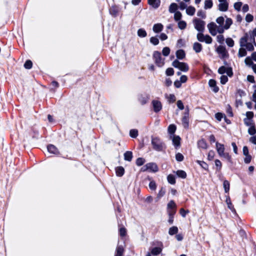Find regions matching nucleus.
Returning a JSON list of instances; mask_svg holds the SVG:
<instances>
[{
	"label": "nucleus",
	"mask_w": 256,
	"mask_h": 256,
	"mask_svg": "<svg viewBox=\"0 0 256 256\" xmlns=\"http://www.w3.org/2000/svg\"><path fill=\"white\" fill-rule=\"evenodd\" d=\"M151 143L152 148L156 151L162 152L166 148L164 143L158 137L152 136Z\"/></svg>",
	"instance_id": "f257e3e1"
},
{
	"label": "nucleus",
	"mask_w": 256,
	"mask_h": 256,
	"mask_svg": "<svg viewBox=\"0 0 256 256\" xmlns=\"http://www.w3.org/2000/svg\"><path fill=\"white\" fill-rule=\"evenodd\" d=\"M152 59L156 66L161 68L164 64V58L162 57L161 53L157 50L154 51L152 54Z\"/></svg>",
	"instance_id": "f03ea898"
},
{
	"label": "nucleus",
	"mask_w": 256,
	"mask_h": 256,
	"mask_svg": "<svg viewBox=\"0 0 256 256\" xmlns=\"http://www.w3.org/2000/svg\"><path fill=\"white\" fill-rule=\"evenodd\" d=\"M226 18L225 24L224 26H218L216 32L220 34H222L224 32V30H228L230 28L231 25L232 24V20L230 18H227L226 16H225Z\"/></svg>",
	"instance_id": "7ed1b4c3"
},
{
	"label": "nucleus",
	"mask_w": 256,
	"mask_h": 256,
	"mask_svg": "<svg viewBox=\"0 0 256 256\" xmlns=\"http://www.w3.org/2000/svg\"><path fill=\"white\" fill-rule=\"evenodd\" d=\"M193 22L194 28L200 32H203L204 30L205 22L199 18H196L194 20Z\"/></svg>",
	"instance_id": "20e7f679"
},
{
	"label": "nucleus",
	"mask_w": 256,
	"mask_h": 256,
	"mask_svg": "<svg viewBox=\"0 0 256 256\" xmlns=\"http://www.w3.org/2000/svg\"><path fill=\"white\" fill-rule=\"evenodd\" d=\"M216 52L218 54H220V58L221 59H225L228 58L229 54L226 46H219L216 48Z\"/></svg>",
	"instance_id": "39448f33"
},
{
	"label": "nucleus",
	"mask_w": 256,
	"mask_h": 256,
	"mask_svg": "<svg viewBox=\"0 0 256 256\" xmlns=\"http://www.w3.org/2000/svg\"><path fill=\"white\" fill-rule=\"evenodd\" d=\"M182 122L184 128H188L189 126V110L188 108L185 110Z\"/></svg>",
	"instance_id": "423d86ee"
},
{
	"label": "nucleus",
	"mask_w": 256,
	"mask_h": 256,
	"mask_svg": "<svg viewBox=\"0 0 256 256\" xmlns=\"http://www.w3.org/2000/svg\"><path fill=\"white\" fill-rule=\"evenodd\" d=\"M218 10L220 12H226L228 8V3L226 0H218Z\"/></svg>",
	"instance_id": "0eeeda50"
},
{
	"label": "nucleus",
	"mask_w": 256,
	"mask_h": 256,
	"mask_svg": "<svg viewBox=\"0 0 256 256\" xmlns=\"http://www.w3.org/2000/svg\"><path fill=\"white\" fill-rule=\"evenodd\" d=\"M218 26L214 22H211L208 24V28L210 33L213 36L216 34Z\"/></svg>",
	"instance_id": "6e6552de"
},
{
	"label": "nucleus",
	"mask_w": 256,
	"mask_h": 256,
	"mask_svg": "<svg viewBox=\"0 0 256 256\" xmlns=\"http://www.w3.org/2000/svg\"><path fill=\"white\" fill-rule=\"evenodd\" d=\"M152 104L153 106L154 111L155 112H159L162 108V104L160 102L156 100H153L152 101Z\"/></svg>",
	"instance_id": "1a4fd4ad"
},
{
	"label": "nucleus",
	"mask_w": 256,
	"mask_h": 256,
	"mask_svg": "<svg viewBox=\"0 0 256 256\" xmlns=\"http://www.w3.org/2000/svg\"><path fill=\"white\" fill-rule=\"evenodd\" d=\"M170 138L172 139V144L176 148L180 146L181 138L180 136L176 135L170 136Z\"/></svg>",
	"instance_id": "9d476101"
},
{
	"label": "nucleus",
	"mask_w": 256,
	"mask_h": 256,
	"mask_svg": "<svg viewBox=\"0 0 256 256\" xmlns=\"http://www.w3.org/2000/svg\"><path fill=\"white\" fill-rule=\"evenodd\" d=\"M216 147L218 155L220 156H222V155L225 153L224 152L225 150L224 145L223 144L216 142Z\"/></svg>",
	"instance_id": "9b49d317"
},
{
	"label": "nucleus",
	"mask_w": 256,
	"mask_h": 256,
	"mask_svg": "<svg viewBox=\"0 0 256 256\" xmlns=\"http://www.w3.org/2000/svg\"><path fill=\"white\" fill-rule=\"evenodd\" d=\"M208 85L210 88H212V91L216 93L218 92L220 89L219 88L216 86V82L215 80H210L208 82Z\"/></svg>",
	"instance_id": "f8f14e48"
},
{
	"label": "nucleus",
	"mask_w": 256,
	"mask_h": 256,
	"mask_svg": "<svg viewBox=\"0 0 256 256\" xmlns=\"http://www.w3.org/2000/svg\"><path fill=\"white\" fill-rule=\"evenodd\" d=\"M149 99V96L146 94H140L138 96V100L141 104H146Z\"/></svg>",
	"instance_id": "ddd939ff"
},
{
	"label": "nucleus",
	"mask_w": 256,
	"mask_h": 256,
	"mask_svg": "<svg viewBox=\"0 0 256 256\" xmlns=\"http://www.w3.org/2000/svg\"><path fill=\"white\" fill-rule=\"evenodd\" d=\"M148 170L151 172H156L158 170L157 164L154 162H149L147 164Z\"/></svg>",
	"instance_id": "4468645a"
},
{
	"label": "nucleus",
	"mask_w": 256,
	"mask_h": 256,
	"mask_svg": "<svg viewBox=\"0 0 256 256\" xmlns=\"http://www.w3.org/2000/svg\"><path fill=\"white\" fill-rule=\"evenodd\" d=\"M47 149L50 153L58 154H59V152L57 148L53 144H50L47 146Z\"/></svg>",
	"instance_id": "2eb2a0df"
},
{
	"label": "nucleus",
	"mask_w": 256,
	"mask_h": 256,
	"mask_svg": "<svg viewBox=\"0 0 256 256\" xmlns=\"http://www.w3.org/2000/svg\"><path fill=\"white\" fill-rule=\"evenodd\" d=\"M148 4L151 6L153 8H158L160 4V0H148Z\"/></svg>",
	"instance_id": "dca6fc26"
},
{
	"label": "nucleus",
	"mask_w": 256,
	"mask_h": 256,
	"mask_svg": "<svg viewBox=\"0 0 256 256\" xmlns=\"http://www.w3.org/2000/svg\"><path fill=\"white\" fill-rule=\"evenodd\" d=\"M163 28V25L161 23H158L153 26L152 30L155 33H159L162 30Z\"/></svg>",
	"instance_id": "f3484780"
},
{
	"label": "nucleus",
	"mask_w": 256,
	"mask_h": 256,
	"mask_svg": "<svg viewBox=\"0 0 256 256\" xmlns=\"http://www.w3.org/2000/svg\"><path fill=\"white\" fill-rule=\"evenodd\" d=\"M226 202L228 205V208L232 212L236 214V210L235 208H234V207L231 202V200H230V197L229 196H226Z\"/></svg>",
	"instance_id": "a211bd4d"
},
{
	"label": "nucleus",
	"mask_w": 256,
	"mask_h": 256,
	"mask_svg": "<svg viewBox=\"0 0 256 256\" xmlns=\"http://www.w3.org/2000/svg\"><path fill=\"white\" fill-rule=\"evenodd\" d=\"M176 57L178 60H183L186 56V53L184 50L180 49L176 52Z\"/></svg>",
	"instance_id": "6ab92c4d"
},
{
	"label": "nucleus",
	"mask_w": 256,
	"mask_h": 256,
	"mask_svg": "<svg viewBox=\"0 0 256 256\" xmlns=\"http://www.w3.org/2000/svg\"><path fill=\"white\" fill-rule=\"evenodd\" d=\"M198 146L199 148L206 150L208 148V144L206 140L202 138L198 142Z\"/></svg>",
	"instance_id": "aec40b11"
},
{
	"label": "nucleus",
	"mask_w": 256,
	"mask_h": 256,
	"mask_svg": "<svg viewBox=\"0 0 256 256\" xmlns=\"http://www.w3.org/2000/svg\"><path fill=\"white\" fill-rule=\"evenodd\" d=\"M162 252V248L160 246H156L152 248L150 250V254L156 256Z\"/></svg>",
	"instance_id": "412c9836"
},
{
	"label": "nucleus",
	"mask_w": 256,
	"mask_h": 256,
	"mask_svg": "<svg viewBox=\"0 0 256 256\" xmlns=\"http://www.w3.org/2000/svg\"><path fill=\"white\" fill-rule=\"evenodd\" d=\"M124 252V248L122 246L118 245L116 248L114 256H122Z\"/></svg>",
	"instance_id": "4be33fe9"
},
{
	"label": "nucleus",
	"mask_w": 256,
	"mask_h": 256,
	"mask_svg": "<svg viewBox=\"0 0 256 256\" xmlns=\"http://www.w3.org/2000/svg\"><path fill=\"white\" fill-rule=\"evenodd\" d=\"M124 156L125 160L131 162L133 157L132 152L131 151H126L124 153Z\"/></svg>",
	"instance_id": "5701e85b"
},
{
	"label": "nucleus",
	"mask_w": 256,
	"mask_h": 256,
	"mask_svg": "<svg viewBox=\"0 0 256 256\" xmlns=\"http://www.w3.org/2000/svg\"><path fill=\"white\" fill-rule=\"evenodd\" d=\"M248 35L246 34L245 35L240 38V47H244L246 43H248Z\"/></svg>",
	"instance_id": "b1692460"
},
{
	"label": "nucleus",
	"mask_w": 256,
	"mask_h": 256,
	"mask_svg": "<svg viewBox=\"0 0 256 256\" xmlns=\"http://www.w3.org/2000/svg\"><path fill=\"white\" fill-rule=\"evenodd\" d=\"M116 173L118 176L121 177L124 174V168L122 166H118L116 168Z\"/></svg>",
	"instance_id": "393cba45"
},
{
	"label": "nucleus",
	"mask_w": 256,
	"mask_h": 256,
	"mask_svg": "<svg viewBox=\"0 0 256 256\" xmlns=\"http://www.w3.org/2000/svg\"><path fill=\"white\" fill-rule=\"evenodd\" d=\"M193 49L196 53H199L202 50V45L199 42H196L194 44Z\"/></svg>",
	"instance_id": "a878e982"
},
{
	"label": "nucleus",
	"mask_w": 256,
	"mask_h": 256,
	"mask_svg": "<svg viewBox=\"0 0 256 256\" xmlns=\"http://www.w3.org/2000/svg\"><path fill=\"white\" fill-rule=\"evenodd\" d=\"M176 174L178 178L183 179L186 178L187 176L186 172L183 170H178L176 172Z\"/></svg>",
	"instance_id": "bb28decb"
},
{
	"label": "nucleus",
	"mask_w": 256,
	"mask_h": 256,
	"mask_svg": "<svg viewBox=\"0 0 256 256\" xmlns=\"http://www.w3.org/2000/svg\"><path fill=\"white\" fill-rule=\"evenodd\" d=\"M176 125L174 124H170L168 127V132L170 134V136H172L173 135H174V134L176 132Z\"/></svg>",
	"instance_id": "cd10ccee"
},
{
	"label": "nucleus",
	"mask_w": 256,
	"mask_h": 256,
	"mask_svg": "<svg viewBox=\"0 0 256 256\" xmlns=\"http://www.w3.org/2000/svg\"><path fill=\"white\" fill-rule=\"evenodd\" d=\"M178 6L176 3H172L169 6V12L170 13H175L176 12H177L176 10H178Z\"/></svg>",
	"instance_id": "c85d7f7f"
},
{
	"label": "nucleus",
	"mask_w": 256,
	"mask_h": 256,
	"mask_svg": "<svg viewBox=\"0 0 256 256\" xmlns=\"http://www.w3.org/2000/svg\"><path fill=\"white\" fill-rule=\"evenodd\" d=\"M110 14L114 17L118 16V10L115 6H112L109 10Z\"/></svg>",
	"instance_id": "c756f323"
},
{
	"label": "nucleus",
	"mask_w": 256,
	"mask_h": 256,
	"mask_svg": "<svg viewBox=\"0 0 256 256\" xmlns=\"http://www.w3.org/2000/svg\"><path fill=\"white\" fill-rule=\"evenodd\" d=\"M138 36L140 38H145L147 36V32L146 30L142 28H139L138 30Z\"/></svg>",
	"instance_id": "7c9ffc66"
},
{
	"label": "nucleus",
	"mask_w": 256,
	"mask_h": 256,
	"mask_svg": "<svg viewBox=\"0 0 256 256\" xmlns=\"http://www.w3.org/2000/svg\"><path fill=\"white\" fill-rule=\"evenodd\" d=\"M179 68V70L184 72H186L189 70V66L188 64L184 62H182Z\"/></svg>",
	"instance_id": "2f4dec72"
},
{
	"label": "nucleus",
	"mask_w": 256,
	"mask_h": 256,
	"mask_svg": "<svg viewBox=\"0 0 256 256\" xmlns=\"http://www.w3.org/2000/svg\"><path fill=\"white\" fill-rule=\"evenodd\" d=\"M196 12L195 8L192 6H189L186 9V13L188 15L192 16H193Z\"/></svg>",
	"instance_id": "473e14b6"
},
{
	"label": "nucleus",
	"mask_w": 256,
	"mask_h": 256,
	"mask_svg": "<svg viewBox=\"0 0 256 256\" xmlns=\"http://www.w3.org/2000/svg\"><path fill=\"white\" fill-rule=\"evenodd\" d=\"M150 42L154 46L158 45L160 42L158 36L151 37L150 39Z\"/></svg>",
	"instance_id": "72a5a7b5"
},
{
	"label": "nucleus",
	"mask_w": 256,
	"mask_h": 256,
	"mask_svg": "<svg viewBox=\"0 0 256 256\" xmlns=\"http://www.w3.org/2000/svg\"><path fill=\"white\" fill-rule=\"evenodd\" d=\"M166 97L169 104L174 103L176 100V96L174 94H170L168 96L166 94Z\"/></svg>",
	"instance_id": "f704fd0d"
},
{
	"label": "nucleus",
	"mask_w": 256,
	"mask_h": 256,
	"mask_svg": "<svg viewBox=\"0 0 256 256\" xmlns=\"http://www.w3.org/2000/svg\"><path fill=\"white\" fill-rule=\"evenodd\" d=\"M178 230L177 226H172L168 230V234L170 236L176 234L178 232Z\"/></svg>",
	"instance_id": "c9c22d12"
},
{
	"label": "nucleus",
	"mask_w": 256,
	"mask_h": 256,
	"mask_svg": "<svg viewBox=\"0 0 256 256\" xmlns=\"http://www.w3.org/2000/svg\"><path fill=\"white\" fill-rule=\"evenodd\" d=\"M167 180L168 183L171 184H174L176 182L174 176L172 174H170L168 176Z\"/></svg>",
	"instance_id": "e433bc0d"
},
{
	"label": "nucleus",
	"mask_w": 256,
	"mask_h": 256,
	"mask_svg": "<svg viewBox=\"0 0 256 256\" xmlns=\"http://www.w3.org/2000/svg\"><path fill=\"white\" fill-rule=\"evenodd\" d=\"M213 2L212 0H206L204 1V9H210L212 7Z\"/></svg>",
	"instance_id": "4c0bfd02"
},
{
	"label": "nucleus",
	"mask_w": 256,
	"mask_h": 256,
	"mask_svg": "<svg viewBox=\"0 0 256 256\" xmlns=\"http://www.w3.org/2000/svg\"><path fill=\"white\" fill-rule=\"evenodd\" d=\"M223 186L226 193H228L230 190V184L227 180H224L223 182Z\"/></svg>",
	"instance_id": "58836bf2"
},
{
	"label": "nucleus",
	"mask_w": 256,
	"mask_h": 256,
	"mask_svg": "<svg viewBox=\"0 0 256 256\" xmlns=\"http://www.w3.org/2000/svg\"><path fill=\"white\" fill-rule=\"evenodd\" d=\"M247 52L245 48L241 47L238 50V56L240 58L246 55Z\"/></svg>",
	"instance_id": "ea45409f"
},
{
	"label": "nucleus",
	"mask_w": 256,
	"mask_h": 256,
	"mask_svg": "<svg viewBox=\"0 0 256 256\" xmlns=\"http://www.w3.org/2000/svg\"><path fill=\"white\" fill-rule=\"evenodd\" d=\"M176 204L173 200H171L167 205L168 210H176Z\"/></svg>",
	"instance_id": "a19ab883"
},
{
	"label": "nucleus",
	"mask_w": 256,
	"mask_h": 256,
	"mask_svg": "<svg viewBox=\"0 0 256 256\" xmlns=\"http://www.w3.org/2000/svg\"><path fill=\"white\" fill-rule=\"evenodd\" d=\"M146 162V160L143 158H138L136 159V164L137 166H142L144 162Z\"/></svg>",
	"instance_id": "79ce46f5"
},
{
	"label": "nucleus",
	"mask_w": 256,
	"mask_h": 256,
	"mask_svg": "<svg viewBox=\"0 0 256 256\" xmlns=\"http://www.w3.org/2000/svg\"><path fill=\"white\" fill-rule=\"evenodd\" d=\"M196 162L199 164L202 168H204V170H208V164L205 162H204V161H201V160H198L196 161Z\"/></svg>",
	"instance_id": "37998d69"
},
{
	"label": "nucleus",
	"mask_w": 256,
	"mask_h": 256,
	"mask_svg": "<svg viewBox=\"0 0 256 256\" xmlns=\"http://www.w3.org/2000/svg\"><path fill=\"white\" fill-rule=\"evenodd\" d=\"M130 136L132 138H136L138 136V130L136 129H132L130 131Z\"/></svg>",
	"instance_id": "c03bdc74"
},
{
	"label": "nucleus",
	"mask_w": 256,
	"mask_h": 256,
	"mask_svg": "<svg viewBox=\"0 0 256 256\" xmlns=\"http://www.w3.org/2000/svg\"><path fill=\"white\" fill-rule=\"evenodd\" d=\"M32 62L30 60H26L24 64V68L26 69L30 70L32 68Z\"/></svg>",
	"instance_id": "a18cd8bd"
},
{
	"label": "nucleus",
	"mask_w": 256,
	"mask_h": 256,
	"mask_svg": "<svg viewBox=\"0 0 256 256\" xmlns=\"http://www.w3.org/2000/svg\"><path fill=\"white\" fill-rule=\"evenodd\" d=\"M182 17V14L180 12L177 11L174 13V20L176 22L180 20Z\"/></svg>",
	"instance_id": "49530a36"
},
{
	"label": "nucleus",
	"mask_w": 256,
	"mask_h": 256,
	"mask_svg": "<svg viewBox=\"0 0 256 256\" xmlns=\"http://www.w3.org/2000/svg\"><path fill=\"white\" fill-rule=\"evenodd\" d=\"M186 26V23L184 20H180L178 22V27L180 30H184Z\"/></svg>",
	"instance_id": "de8ad7c7"
},
{
	"label": "nucleus",
	"mask_w": 256,
	"mask_h": 256,
	"mask_svg": "<svg viewBox=\"0 0 256 256\" xmlns=\"http://www.w3.org/2000/svg\"><path fill=\"white\" fill-rule=\"evenodd\" d=\"M226 42L229 47H232L234 46V40L230 38H226Z\"/></svg>",
	"instance_id": "09e8293b"
},
{
	"label": "nucleus",
	"mask_w": 256,
	"mask_h": 256,
	"mask_svg": "<svg viewBox=\"0 0 256 256\" xmlns=\"http://www.w3.org/2000/svg\"><path fill=\"white\" fill-rule=\"evenodd\" d=\"M224 18L222 16H220L218 17L216 19V22L219 24V26H224Z\"/></svg>",
	"instance_id": "8fccbe9b"
},
{
	"label": "nucleus",
	"mask_w": 256,
	"mask_h": 256,
	"mask_svg": "<svg viewBox=\"0 0 256 256\" xmlns=\"http://www.w3.org/2000/svg\"><path fill=\"white\" fill-rule=\"evenodd\" d=\"M248 133L252 136H254L256 134V129L254 125H252L248 130Z\"/></svg>",
	"instance_id": "3c124183"
},
{
	"label": "nucleus",
	"mask_w": 256,
	"mask_h": 256,
	"mask_svg": "<svg viewBox=\"0 0 256 256\" xmlns=\"http://www.w3.org/2000/svg\"><path fill=\"white\" fill-rule=\"evenodd\" d=\"M196 37H197V39L200 42H204V38H205V36L202 34V32H198V34H197V36H196Z\"/></svg>",
	"instance_id": "603ef678"
},
{
	"label": "nucleus",
	"mask_w": 256,
	"mask_h": 256,
	"mask_svg": "<svg viewBox=\"0 0 256 256\" xmlns=\"http://www.w3.org/2000/svg\"><path fill=\"white\" fill-rule=\"evenodd\" d=\"M170 48L166 46L163 48L162 54L164 56H167L170 54Z\"/></svg>",
	"instance_id": "864d4df0"
},
{
	"label": "nucleus",
	"mask_w": 256,
	"mask_h": 256,
	"mask_svg": "<svg viewBox=\"0 0 256 256\" xmlns=\"http://www.w3.org/2000/svg\"><path fill=\"white\" fill-rule=\"evenodd\" d=\"M227 67L224 66H220L218 70V72L219 74L223 75L226 72Z\"/></svg>",
	"instance_id": "5fc2aeb1"
},
{
	"label": "nucleus",
	"mask_w": 256,
	"mask_h": 256,
	"mask_svg": "<svg viewBox=\"0 0 256 256\" xmlns=\"http://www.w3.org/2000/svg\"><path fill=\"white\" fill-rule=\"evenodd\" d=\"M228 80L227 76L222 75L220 78V82L222 84H225L228 82Z\"/></svg>",
	"instance_id": "6e6d98bb"
},
{
	"label": "nucleus",
	"mask_w": 256,
	"mask_h": 256,
	"mask_svg": "<svg viewBox=\"0 0 256 256\" xmlns=\"http://www.w3.org/2000/svg\"><path fill=\"white\" fill-rule=\"evenodd\" d=\"M242 3L240 2H236L234 4V8L237 11H240Z\"/></svg>",
	"instance_id": "4d7b16f0"
},
{
	"label": "nucleus",
	"mask_w": 256,
	"mask_h": 256,
	"mask_svg": "<svg viewBox=\"0 0 256 256\" xmlns=\"http://www.w3.org/2000/svg\"><path fill=\"white\" fill-rule=\"evenodd\" d=\"M225 116L224 114L222 113V112H217L215 114V118L219 122L222 120V119Z\"/></svg>",
	"instance_id": "13d9d810"
},
{
	"label": "nucleus",
	"mask_w": 256,
	"mask_h": 256,
	"mask_svg": "<svg viewBox=\"0 0 256 256\" xmlns=\"http://www.w3.org/2000/svg\"><path fill=\"white\" fill-rule=\"evenodd\" d=\"M176 159L178 162H180L184 160V156L182 154L178 152L176 154Z\"/></svg>",
	"instance_id": "bf43d9fd"
},
{
	"label": "nucleus",
	"mask_w": 256,
	"mask_h": 256,
	"mask_svg": "<svg viewBox=\"0 0 256 256\" xmlns=\"http://www.w3.org/2000/svg\"><path fill=\"white\" fill-rule=\"evenodd\" d=\"M197 16L202 18L205 19L206 18V12L202 10H199L197 12Z\"/></svg>",
	"instance_id": "052dcab7"
},
{
	"label": "nucleus",
	"mask_w": 256,
	"mask_h": 256,
	"mask_svg": "<svg viewBox=\"0 0 256 256\" xmlns=\"http://www.w3.org/2000/svg\"><path fill=\"white\" fill-rule=\"evenodd\" d=\"M214 162L215 165L216 166L217 170L220 171L221 170L222 166L221 162L219 160L216 159L215 160Z\"/></svg>",
	"instance_id": "680f3d73"
},
{
	"label": "nucleus",
	"mask_w": 256,
	"mask_h": 256,
	"mask_svg": "<svg viewBox=\"0 0 256 256\" xmlns=\"http://www.w3.org/2000/svg\"><path fill=\"white\" fill-rule=\"evenodd\" d=\"M166 74L168 76H172L174 74V70L172 68H168L166 70Z\"/></svg>",
	"instance_id": "e2e57ef3"
},
{
	"label": "nucleus",
	"mask_w": 256,
	"mask_h": 256,
	"mask_svg": "<svg viewBox=\"0 0 256 256\" xmlns=\"http://www.w3.org/2000/svg\"><path fill=\"white\" fill-rule=\"evenodd\" d=\"M181 62H180L178 60L176 59L172 62V66L175 68L179 69Z\"/></svg>",
	"instance_id": "0e129e2a"
},
{
	"label": "nucleus",
	"mask_w": 256,
	"mask_h": 256,
	"mask_svg": "<svg viewBox=\"0 0 256 256\" xmlns=\"http://www.w3.org/2000/svg\"><path fill=\"white\" fill-rule=\"evenodd\" d=\"M226 73L227 74V76H228L229 77H232L234 75L232 68L230 66L227 67L226 72Z\"/></svg>",
	"instance_id": "69168bd1"
},
{
	"label": "nucleus",
	"mask_w": 256,
	"mask_h": 256,
	"mask_svg": "<svg viewBox=\"0 0 256 256\" xmlns=\"http://www.w3.org/2000/svg\"><path fill=\"white\" fill-rule=\"evenodd\" d=\"M119 234L121 236H124L126 234V230L125 228L122 227L119 229Z\"/></svg>",
	"instance_id": "338daca9"
},
{
	"label": "nucleus",
	"mask_w": 256,
	"mask_h": 256,
	"mask_svg": "<svg viewBox=\"0 0 256 256\" xmlns=\"http://www.w3.org/2000/svg\"><path fill=\"white\" fill-rule=\"evenodd\" d=\"M149 188L152 190H156V184L154 180H152L149 183Z\"/></svg>",
	"instance_id": "774afa93"
}]
</instances>
